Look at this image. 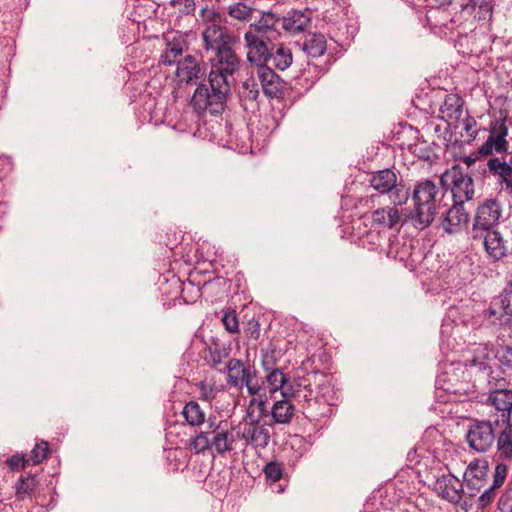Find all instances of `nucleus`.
<instances>
[{"label": "nucleus", "instance_id": "nucleus-5", "mask_svg": "<svg viewBox=\"0 0 512 512\" xmlns=\"http://www.w3.org/2000/svg\"><path fill=\"white\" fill-rule=\"evenodd\" d=\"M368 182L369 186L378 193L371 195L372 201L387 194L394 205H404L410 197L409 188L401 179L399 180L397 172L393 169L386 168L372 172Z\"/></svg>", "mask_w": 512, "mask_h": 512}, {"label": "nucleus", "instance_id": "nucleus-39", "mask_svg": "<svg viewBox=\"0 0 512 512\" xmlns=\"http://www.w3.org/2000/svg\"><path fill=\"white\" fill-rule=\"evenodd\" d=\"M487 470L486 461L471 463L464 473L463 480H484L487 477Z\"/></svg>", "mask_w": 512, "mask_h": 512}, {"label": "nucleus", "instance_id": "nucleus-23", "mask_svg": "<svg viewBox=\"0 0 512 512\" xmlns=\"http://www.w3.org/2000/svg\"><path fill=\"white\" fill-rule=\"evenodd\" d=\"M262 384H265L266 390L271 394L280 391L283 398H290L292 393L291 389L293 384L288 382L285 374L278 368L271 369L265 376V380L262 381Z\"/></svg>", "mask_w": 512, "mask_h": 512}, {"label": "nucleus", "instance_id": "nucleus-55", "mask_svg": "<svg viewBox=\"0 0 512 512\" xmlns=\"http://www.w3.org/2000/svg\"><path fill=\"white\" fill-rule=\"evenodd\" d=\"M268 487L272 492L282 493L285 490V487L281 484V482H268Z\"/></svg>", "mask_w": 512, "mask_h": 512}, {"label": "nucleus", "instance_id": "nucleus-14", "mask_svg": "<svg viewBox=\"0 0 512 512\" xmlns=\"http://www.w3.org/2000/svg\"><path fill=\"white\" fill-rule=\"evenodd\" d=\"M484 315L492 324L501 323L503 317H512V280L507 283L500 295L491 302Z\"/></svg>", "mask_w": 512, "mask_h": 512}, {"label": "nucleus", "instance_id": "nucleus-43", "mask_svg": "<svg viewBox=\"0 0 512 512\" xmlns=\"http://www.w3.org/2000/svg\"><path fill=\"white\" fill-rule=\"evenodd\" d=\"M197 389L199 392V398L202 401L210 403L217 395V388L206 381H201L197 384Z\"/></svg>", "mask_w": 512, "mask_h": 512}, {"label": "nucleus", "instance_id": "nucleus-44", "mask_svg": "<svg viewBox=\"0 0 512 512\" xmlns=\"http://www.w3.org/2000/svg\"><path fill=\"white\" fill-rule=\"evenodd\" d=\"M264 473L266 480H281L283 476V464L272 461L265 465Z\"/></svg>", "mask_w": 512, "mask_h": 512}, {"label": "nucleus", "instance_id": "nucleus-21", "mask_svg": "<svg viewBox=\"0 0 512 512\" xmlns=\"http://www.w3.org/2000/svg\"><path fill=\"white\" fill-rule=\"evenodd\" d=\"M473 241L481 242L489 256L500 259L505 255V245L498 229H491L483 232L481 238H470Z\"/></svg>", "mask_w": 512, "mask_h": 512}, {"label": "nucleus", "instance_id": "nucleus-52", "mask_svg": "<svg viewBox=\"0 0 512 512\" xmlns=\"http://www.w3.org/2000/svg\"><path fill=\"white\" fill-rule=\"evenodd\" d=\"M507 476V467L505 464H498L495 468L494 480H505Z\"/></svg>", "mask_w": 512, "mask_h": 512}, {"label": "nucleus", "instance_id": "nucleus-10", "mask_svg": "<svg viewBox=\"0 0 512 512\" xmlns=\"http://www.w3.org/2000/svg\"><path fill=\"white\" fill-rule=\"evenodd\" d=\"M489 135L486 141L479 147V154L489 156L493 153L503 154L508 152V127L506 118L497 119L490 123Z\"/></svg>", "mask_w": 512, "mask_h": 512}, {"label": "nucleus", "instance_id": "nucleus-33", "mask_svg": "<svg viewBox=\"0 0 512 512\" xmlns=\"http://www.w3.org/2000/svg\"><path fill=\"white\" fill-rule=\"evenodd\" d=\"M293 62L292 52L289 48L280 45L274 49L271 48V57L269 63L279 70H285L291 66Z\"/></svg>", "mask_w": 512, "mask_h": 512}, {"label": "nucleus", "instance_id": "nucleus-46", "mask_svg": "<svg viewBox=\"0 0 512 512\" xmlns=\"http://www.w3.org/2000/svg\"><path fill=\"white\" fill-rule=\"evenodd\" d=\"M6 464L11 471H20L29 465V460L23 454H15L6 460Z\"/></svg>", "mask_w": 512, "mask_h": 512}, {"label": "nucleus", "instance_id": "nucleus-61", "mask_svg": "<svg viewBox=\"0 0 512 512\" xmlns=\"http://www.w3.org/2000/svg\"><path fill=\"white\" fill-rule=\"evenodd\" d=\"M18 480L23 481L26 480L23 476H21Z\"/></svg>", "mask_w": 512, "mask_h": 512}, {"label": "nucleus", "instance_id": "nucleus-60", "mask_svg": "<svg viewBox=\"0 0 512 512\" xmlns=\"http://www.w3.org/2000/svg\"><path fill=\"white\" fill-rule=\"evenodd\" d=\"M263 365H264L265 370L268 371L270 369L268 366H266V362L265 361H263Z\"/></svg>", "mask_w": 512, "mask_h": 512}, {"label": "nucleus", "instance_id": "nucleus-17", "mask_svg": "<svg viewBox=\"0 0 512 512\" xmlns=\"http://www.w3.org/2000/svg\"><path fill=\"white\" fill-rule=\"evenodd\" d=\"M257 76L263 93L269 98L279 99L283 96L284 82L269 66L261 65L257 68Z\"/></svg>", "mask_w": 512, "mask_h": 512}, {"label": "nucleus", "instance_id": "nucleus-3", "mask_svg": "<svg viewBox=\"0 0 512 512\" xmlns=\"http://www.w3.org/2000/svg\"><path fill=\"white\" fill-rule=\"evenodd\" d=\"M437 185L429 179L417 182L412 191L413 210L409 219L412 225L420 230L429 227L437 214Z\"/></svg>", "mask_w": 512, "mask_h": 512}, {"label": "nucleus", "instance_id": "nucleus-22", "mask_svg": "<svg viewBox=\"0 0 512 512\" xmlns=\"http://www.w3.org/2000/svg\"><path fill=\"white\" fill-rule=\"evenodd\" d=\"M227 384L241 390L251 377L253 370L246 368L239 359L232 358L227 363Z\"/></svg>", "mask_w": 512, "mask_h": 512}, {"label": "nucleus", "instance_id": "nucleus-49", "mask_svg": "<svg viewBox=\"0 0 512 512\" xmlns=\"http://www.w3.org/2000/svg\"><path fill=\"white\" fill-rule=\"evenodd\" d=\"M503 483L504 482H493V485L479 497V501L482 507H485L492 502L495 495V490L499 489Z\"/></svg>", "mask_w": 512, "mask_h": 512}, {"label": "nucleus", "instance_id": "nucleus-7", "mask_svg": "<svg viewBox=\"0 0 512 512\" xmlns=\"http://www.w3.org/2000/svg\"><path fill=\"white\" fill-rule=\"evenodd\" d=\"M216 18H219V13L211 12V19L205 22L201 33L204 50L213 54L237 43V37Z\"/></svg>", "mask_w": 512, "mask_h": 512}, {"label": "nucleus", "instance_id": "nucleus-16", "mask_svg": "<svg viewBox=\"0 0 512 512\" xmlns=\"http://www.w3.org/2000/svg\"><path fill=\"white\" fill-rule=\"evenodd\" d=\"M470 220V215L463 204L454 203L443 215L441 226L448 234H456L464 230Z\"/></svg>", "mask_w": 512, "mask_h": 512}, {"label": "nucleus", "instance_id": "nucleus-47", "mask_svg": "<svg viewBox=\"0 0 512 512\" xmlns=\"http://www.w3.org/2000/svg\"><path fill=\"white\" fill-rule=\"evenodd\" d=\"M222 323L225 329L230 333H236L239 330V323L235 311H228L222 317Z\"/></svg>", "mask_w": 512, "mask_h": 512}, {"label": "nucleus", "instance_id": "nucleus-51", "mask_svg": "<svg viewBox=\"0 0 512 512\" xmlns=\"http://www.w3.org/2000/svg\"><path fill=\"white\" fill-rule=\"evenodd\" d=\"M208 361H209L211 367L217 368L218 365L221 364V362H222V356H221L220 351H218V350L210 351V357H209Z\"/></svg>", "mask_w": 512, "mask_h": 512}, {"label": "nucleus", "instance_id": "nucleus-38", "mask_svg": "<svg viewBox=\"0 0 512 512\" xmlns=\"http://www.w3.org/2000/svg\"><path fill=\"white\" fill-rule=\"evenodd\" d=\"M426 21L431 28H441L446 27L451 18L446 10L432 6L426 12Z\"/></svg>", "mask_w": 512, "mask_h": 512}, {"label": "nucleus", "instance_id": "nucleus-32", "mask_svg": "<svg viewBox=\"0 0 512 512\" xmlns=\"http://www.w3.org/2000/svg\"><path fill=\"white\" fill-rule=\"evenodd\" d=\"M244 386L248 394L254 397L250 401V406L259 401V405L263 408L266 402V386L258 381L255 370H253L251 377L246 381Z\"/></svg>", "mask_w": 512, "mask_h": 512}, {"label": "nucleus", "instance_id": "nucleus-11", "mask_svg": "<svg viewBox=\"0 0 512 512\" xmlns=\"http://www.w3.org/2000/svg\"><path fill=\"white\" fill-rule=\"evenodd\" d=\"M281 17L271 10L261 11L260 17L250 23L247 32L268 40L276 41L281 36Z\"/></svg>", "mask_w": 512, "mask_h": 512}, {"label": "nucleus", "instance_id": "nucleus-35", "mask_svg": "<svg viewBox=\"0 0 512 512\" xmlns=\"http://www.w3.org/2000/svg\"><path fill=\"white\" fill-rule=\"evenodd\" d=\"M259 94L260 89L257 79L253 75L247 77L242 83L239 91L241 101H243L245 105H247V102L252 105L256 104Z\"/></svg>", "mask_w": 512, "mask_h": 512}, {"label": "nucleus", "instance_id": "nucleus-28", "mask_svg": "<svg viewBox=\"0 0 512 512\" xmlns=\"http://www.w3.org/2000/svg\"><path fill=\"white\" fill-rule=\"evenodd\" d=\"M181 415L191 427H200L206 420L208 421L205 410L196 401L187 402L181 411Z\"/></svg>", "mask_w": 512, "mask_h": 512}, {"label": "nucleus", "instance_id": "nucleus-62", "mask_svg": "<svg viewBox=\"0 0 512 512\" xmlns=\"http://www.w3.org/2000/svg\"><path fill=\"white\" fill-rule=\"evenodd\" d=\"M509 162L512 164V156H511V158H510V161H509Z\"/></svg>", "mask_w": 512, "mask_h": 512}, {"label": "nucleus", "instance_id": "nucleus-45", "mask_svg": "<svg viewBox=\"0 0 512 512\" xmlns=\"http://www.w3.org/2000/svg\"><path fill=\"white\" fill-rule=\"evenodd\" d=\"M474 17L478 21L490 20L493 13V5L491 0H485L480 4L474 12Z\"/></svg>", "mask_w": 512, "mask_h": 512}, {"label": "nucleus", "instance_id": "nucleus-8", "mask_svg": "<svg viewBox=\"0 0 512 512\" xmlns=\"http://www.w3.org/2000/svg\"><path fill=\"white\" fill-rule=\"evenodd\" d=\"M443 185H450L454 203L463 204L471 200L474 196L473 179L458 165L446 170L441 176Z\"/></svg>", "mask_w": 512, "mask_h": 512}, {"label": "nucleus", "instance_id": "nucleus-48", "mask_svg": "<svg viewBox=\"0 0 512 512\" xmlns=\"http://www.w3.org/2000/svg\"><path fill=\"white\" fill-rule=\"evenodd\" d=\"M37 482H18L15 489L18 499H24L36 489Z\"/></svg>", "mask_w": 512, "mask_h": 512}, {"label": "nucleus", "instance_id": "nucleus-29", "mask_svg": "<svg viewBox=\"0 0 512 512\" xmlns=\"http://www.w3.org/2000/svg\"><path fill=\"white\" fill-rule=\"evenodd\" d=\"M186 49L187 46L184 39L181 36L174 37L172 41L167 43V48L162 53L159 63L164 65L178 63V58L182 56Z\"/></svg>", "mask_w": 512, "mask_h": 512}, {"label": "nucleus", "instance_id": "nucleus-25", "mask_svg": "<svg viewBox=\"0 0 512 512\" xmlns=\"http://www.w3.org/2000/svg\"><path fill=\"white\" fill-rule=\"evenodd\" d=\"M429 487L451 503H458L464 495L463 482H431Z\"/></svg>", "mask_w": 512, "mask_h": 512}, {"label": "nucleus", "instance_id": "nucleus-19", "mask_svg": "<svg viewBox=\"0 0 512 512\" xmlns=\"http://www.w3.org/2000/svg\"><path fill=\"white\" fill-rule=\"evenodd\" d=\"M176 76L180 82L192 84L204 76V71L194 56L187 55L183 60L178 61Z\"/></svg>", "mask_w": 512, "mask_h": 512}, {"label": "nucleus", "instance_id": "nucleus-37", "mask_svg": "<svg viewBox=\"0 0 512 512\" xmlns=\"http://www.w3.org/2000/svg\"><path fill=\"white\" fill-rule=\"evenodd\" d=\"M504 429L501 431L497 447L500 458L511 459L512 458V426L504 425Z\"/></svg>", "mask_w": 512, "mask_h": 512}, {"label": "nucleus", "instance_id": "nucleus-6", "mask_svg": "<svg viewBox=\"0 0 512 512\" xmlns=\"http://www.w3.org/2000/svg\"><path fill=\"white\" fill-rule=\"evenodd\" d=\"M502 204L495 198L486 199L476 209L470 238H481L483 232L497 229L502 218Z\"/></svg>", "mask_w": 512, "mask_h": 512}, {"label": "nucleus", "instance_id": "nucleus-26", "mask_svg": "<svg viewBox=\"0 0 512 512\" xmlns=\"http://www.w3.org/2000/svg\"><path fill=\"white\" fill-rule=\"evenodd\" d=\"M310 23L307 14L300 10H292L281 17L280 27L290 34H296L304 31Z\"/></svg>", "mask_w": 512, "mask_h": 512}, {"label": "nucleus", "instance_id": "nucleus-56", "mask_svg": "<svg viewBox=\"0 0 512 512\" xmlns=\"http://www.w3.org/2000/svg\"><path fill=\"white\" fill-rule=\"evenodd\" d=\"M507 353H508V355H510L512 357V348L511 347H507ZM503 365L512 368V359L509 360V362H503Z\"/></svg>", "mask_w": 512, "mask_h": 512}, {"label": "nucleus", "instance_id": "nucleus-9", "mask_svg": "<svg viewBox=\"0 0 512 512\" xmlns=\"http://www.w3.org/2000/svg\"><path fill=\"white\" fill-rule=\"evenodd\" d=\"M211 61V71L209 77L221 82V84H229L228 77L233 76L239 71L242 60L236 53L233 46H229L213 54Z\"/></svg>", "mask_w": 512, "mask_h": 512}, {"label": "nucleus", "instance_id": "nucleus-31", "mask_svg": "<svg viewBox=\"0 0 512 512\" xmlns=\"http://www.w3.org/2000/svg\"><path fill=\"white\" fill-rule=\"evenodd\" d=\"M307 379H302L300 382L292 386L290 398H294L297 402L302 403L303 409L310 402H313V398L318 391H315L310 383H307Z\"/></svg>", "mask_w": 512, "mask_h": 512}, {"label": "nucleus", "instance_id": "nucleus-40", "mask_svg": "<svg viewBox=\"0 0 512 512\" xmlns=\"http://www.w3.org/2000/svg\"><path fill=\"white\" fill-rule=\"evenodd\" d=\"M48 451V442L40 440L35 444L33 449L30 451L29 456L26 458L29 460V464L38 465L46 458Z\"/></svg>", "mask_w": 512, "mask_h": 512}, {"label": "nucleus", "instance_id": "nucleus-36", "mask_svg": "<svg viewBox=\"0 0 512 512\" xmlns=\"http://www.w3.org/2000/svg\"><path fill=\"white\" fill-rule=\"evenodd\" d=\"M254 8L244 2H235L227 7V14L242 23L251 22Z\"/></svg>", "mask_w": 512, "mask_h": 512}, {"label": "nucleus", "instance_id": "nucleus-20", "mask_svg": "<svg viewBox=\"0 0 512 512\" xmlns=\"http://www.w3.org/2000/svg\"><path fill=\"white\" fill-rule=\"evenodd\" d=\"M398 205L387 206L375 210L371 215L373 225L384 229H393L402 226V217Z\"/></svg>", "mask_w": 512, "mask_h": 512}, {"label": "nucleus", "instance_id": "nucleus-54", "mask_svg": "<svg viewBox=\"0 0 512 512\" xmlns=\"http://www.w3.org/2000/svg\"><path fill=\"white\" fill-rule=\"evenodd\" d=\"M452 0H429L430 7H436L441 9L442 7H447L451 5Z\"/></svg>", "mask_w": 512, "mask_h": 512}, {"label": "nucleus", "instance_id": "nucleus-34", "mask_svg": "<svg viewBox=\"0 0 512 512\" xmlns=\"http://www.w3.org/2000/svg\"><path fill=\"white\" fill-rule=\"evenodd\" d=\"M487 167L493 175L500 177L501 182L506 186L512 179V164L510 162L501 161L497 157L490 158Z\"/></svg>", "mask_w": 512, "mask_h": 512}, {"label": "nucleus", "instance_id": "nucleus-57", "mask_svg": "<svg viewBox=\"0 0 512 512\" xmlns=\"http://www.w3.org/2000/svg\"><path fill=\"white\" fill-rule=\"evenodd\" d=\"M512 357L510 355H508L507 353V348L505 349V353L503 354V356L501 357L500 361L501 363L503 364V362H509V360H511Z\"/></svg>", "mask_w": 512, "mask_h": 512}, {"label": "nucleus", "instance_id": "nucleus-2", "mask_svg": "<svg viewBox=\"0 0 512 512\" xmlns=\"http://www.w3.org/2000/svg\"><path fill=\"white\" fill-rule=\"evenodd\" d=\"M235 442L236 437L228 421L210 416L206 430L190 438L189 448L195 453L214 450L217 454L224 455L234 449Z\"/></svg>", "mask_w": 512, "mask_h": 512}, {"label": "nucleus", "instance_id": "nucleus-58", "mask_svg": "<svg viewBox=\"0 0 512 512\" xmlns=\"http://www.w3.org/2000/svg\"><path fill=\"white\" fill-rule=\"evenodd\" d=\"M508 189L511 190L512 192V178H511V181L508 183V185L506 186Z\"/></svg>", "mask_w": 512, "mask_h": 512}, {"label": "nucleus", "instance_id": "nucleus-50", "mask_svg": "<svg viewBox=\"0 0 512 512\" xmlns=\"http://www.w3.org/2000/svg\"><path fill=\"white\" fill-rule=\"evenodd\" d=\"M476 124V120L471 116H467L463 121L464 130L473 138H475L477 135V131L474 129L476 127Z\"/></svg>", "mask_w": 512, "mask_h": 512}, {"label": "nucleus", "instance_id": "nucleus-13", "mask_svg": "<svg viewBox=\"0 0 512 512\" xmlns=\"http://www.w3.org/2000/svg\"><path fill=\"white\" fill-rule=\"evenodd\" d=\"M244 47L246 49V59L251 65L261 67V65L269 64V58L271 57V48L268 40L257 37L247 31L244 36Z\"/></svg>", "mask_w": 512, "mask_h": 512}, {"label": "nucleus", "instance_id": "nucleus-27", "mask_svg": "<svg viewBox=\"0 0 512 512\" xmlns=\"http://www.w3.org/2000/svg\"><path fill=\"white\" fill-rule=\"evenodd\" d=\"M303 51L310 58H318L327 50V41L321 33H308L303 42Z\"/></svg>", "mask_w": 512, "mask_h": 512}, {"label": "nucleus", "instance_id": "nucleus-12", "mask_svg": "<svg viewBox=\"0 0 512 512\" xmlns=\"http://www.w3.org/2000/svg\"><path fill=\"white\" fill-rule=\"evenodd\" d=\"M495 441V434L490 421H475L467 433L469 447L477 452L488 451Z\"/></svg>", "mask_w": 512, "mask_h": 512}, {"label": "nucleus", "instance_id": "nucleus-24", "mask_svg": "<svg viewBox=\"0 0 512 512\" xmlns=\"http://www.w3.org/2000/svg\"><path fill=\"white\" fill-rule=\"evenodd\" d=\"M464 100L458 94H448L440 107L442 119L448 123H456L463 114Z\"/></svg>", "mask_w": 512, "mask_h": 512}, {"label": "nucleus", "instance_id": "nucleus-4", "mask_svg": "<svg viewBox=\"0 0 512 512\" xmlns=\"http://www.w3.org/2000/svg\"><path fill=\"white\" fill-rule=\"evenodd\" d=\"M208 82L209 84L202 83L196 88L190 104L198 114L206 111L211 114L221 113L227 101L230 84H221V82L211 77H209Z\"/></svg>", "mask_w": 512, "mask_h": 512}, {"label": "nucleus", "instance_id": "nucleus-18", "mask_svg": "<svg viewBox=\"0 0 512 512\" xmlns=\"http://www.w3.org/2000/svg\"><path fill=\"white\" fill-rule=\"evenodd\" d=\"M242 438L256 448H265L270 441V428L258 420L244 423Z\"/></svg>", "mask_w": 512, "mask_h": 512}, {"label": "nucleus", "instance_id": "nucleus-41", "mask_svg": "<svg viewBox=\"0 0 512 512\" xmlns=\"http://www.w3.org/2000/svg\"><path fill=\"white\" fill-rule=\"evenodd\" d=\"M321 74L322 71L318 66L308 62L307 66L300 71L298 79L303 81L305 85L311 86L321 77Z\"/></svg>", "mask_w": 512, "mask_h": 512}, {"label": "nucleus", "instance_id": "nucleus-30", "mask_svg": "<svg viewBox=\"0 0 512 512\" xmlns=\"http://www.w3.org/2000/svg\"><path fill=\"white\" fill-rule=\"evenodd\" d=\"M294 406L290 402V398L277 400L272 407V417L278 424L290 423L294 416Z\"/></svg>", "mask_w": 512, "mask_h": 512}, {"label": "nucleus", "instance_id": "nucleus-42", "mask_svg": "<svg viewBox=\"0 0 512 512\" xmlns=\"http://www.w3.org/2000/svg\"><path fill=\"white\" fill-rule=\"evenodd\" d=\"M381 239L379 231L370 230L360 237V243L368 250H375L381 245Z\"/></svg>", "mask_w": 512, "mask_h": 512}, {"label": "nucleus", "instance_id": "nucleus-53", "mask_svg": "<svg viewBox=\"0 0 512 512\" xmlns=\"http://www.w3.org/2000/svg\"><path fill=\"white\" fill-rule=\"evenodd\" d=\"M401 475L399 477H408L410 479L421 477L419 471L413 467H407L406 469L401 470Z\"/></svg>", "mask_w": 512, "mask_h": 512}, {"label": "nucleus", "instance_id": "nucleus-1", "mask_svg": "<svg viewBox=\"0 0 512 512\" xmlns=\"http://www.w3.org/2000/svg\"><path fill=\"white\" fill-rule=\"evenodd\" d=\"M488 349L478 345L473 350V356L466 360L465 367L470 376L474 377V386L477 389L487 387L489 397L487 402L496 411L497 424L512 426V390L506 389L505 379L493 376Z\"/></svg>", "mask_w": 512, "mask_h": 512}, {"label": "nucleus", "instance_id": "nucleus-59", "mask_svg": "<svg viewBox=\"0 0 512 512\" xmlns=\"http://www.w3.org/2000/svg\"><path fill=\"white\" fill-rule=\"evenodd\" d=\"M412 458H413L412 452H409V453H408V459H409V460H412Z\"/></svg>", "mask_w": 512, "mask_h": 512}, {"label": "nucleus", "instance_id": "nucleus-15", "mask_svg": "<svg viewBox=\"0 0 512 512\" xmlns=\"http://www.w3.org/2000/svg\"><path fill=\"white\" fill-rule=\"evenodd\" d=\"M332 406L333 391L329 386H322L313 398V402L305 406L304 413L310 419L319 420L331 415Z\"/></svg>", "mask_w": 512, "mask_h": 512}]
</instances>
